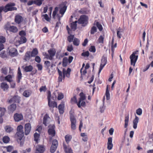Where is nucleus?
<instances>
[{
  "label": "nucleus",
  "mask_w": 153,
  "mask_h": 153,
  "mask_svg": "<svg viewBox=\"0 0 153 153\" xmlns=\"http://www.w3.org/2000/svg\"><path fill=\"white\" fill-rule=\"evenodd\" d=\"M74 35H70L68 37V42H71L73 41V39H74Z\"/></svg>",
  "instance_id": "49"
},
{
  "label": "nucleus",
  "mask_w": 153,
  "mask_h": 153,
  "mask_svg": "<svg viewBox=\"0 0 153 153\" xmlns=\"http://www.w3.org/2000/svg\"><path fill=\"white\" fill-rule=\"evenodd\" d=\"M139 118L137 116H135V119L133 120V128L134 129L136 128L137 123L138 122Z\"/></svg>",
  "instance_id": "26"
},
{
  "label": "nucleus",
  "mask_w": 153,
  "mask_h": 153,
  "mask_svg": "<svg viewBox=\"0 0 153 153\" xmlns=\"http://www.w3.org/2000/svg\"><path fill=\"white\" fill-rule=\"evenodd\" d=\"M138 51H137L133 52L130 56L131 65L134 66L138 58L137 54Z\"/></svg>",
  "instance_id": "4"
},
{
  "label": "nucleus",
  "mask_w": 153,
  "mask_h": 153,
  "mask_svg": "<svg viewBox=\"0 0 153 153\" xmlns=\"http://www.w3.org/2000/svg\"><path fill=\"white\" fill-rule=\"evenodd\" d=\"M97 32V29L95 26H93L91 29L90 31V34H93Z\"/></svg>",
  "instance_id": "46"
},
{
  "label": "nucleus",
  "mask_w": 153,
  "mask_h": 153,
  "mask_svg": "<svg viewBox=\"0 0 153 153\" xmlns=\"http://www.w3.org/2000/svg\"><path fill=\"white\" fill-rule=\"evenodd\" d=\"M16 104L13 103L8 106V110L10 112L13 113L16 109Z\"/></svg>",
  "instance_id": "22"
},
{
  "label": "nucleus",
  "mask_w": 153,
  "mask_h": 153,
  "mask_svg": "<svg viewBox=\"0 0 153 153\" xmlns=\"http://www.w3.org/2000/svg\"><path fill=\"white\" fill-rule=\"evenodd\" d=\"M44 0H36L34 1V4L36 5L40 6L42 4V2Z\"/></svg>",
  "instance_id": "41"
},
{
  "label": "nucleus",
  "mask_w": 153,
  "mask_h": 153,
  "mask_svg": "<svg viewBox=\"0 0 153 153\" xmlns=\"http://www.w3.org/2000/svg\"><path fill=\"white\" fill-rule=\"evenodd\" d=\"M8 53L10 56L14 57L16 56L17 54V50L14 48H11L9 49Z\"/></svg>",
  "instance_id": "14"
},
{
  "label": "nucleus",
  "mask_w": 153,
  "mask_h": 153,
  "mask_svg": "<svg viewBox=\"0 0 153 153\" xmlns=\"http://www.w3.org/2000/svg\"><path fill=\"white\" fill-rule=\"evenodd\" d=\"M31 52L30 51H27L25 55L24 56V59L26 61L29 60L31 57H32L31 56Z\"/></svg>",
  "instance_id": "24"
},
{
  "label": "nucleus",
  "mask_w": 153,
  "mask_h": 153,
  "mask_svg": "<svg viewBox=\"0 0 153 153\" xmlns=\"http://www.w3.org/2000/svg\"><path fill=\"white\" fill-rule=\"evenodd\" d=\"M18 97V96H15L11 98L9 101V102L10 103L13 102H19Z\"/></svg>",
  "instance_id": "25"
},
{
  "label": "nucleus",
  "mask_w": 153,
  "mask_h": 153,
  "mask_svg": "<svg viewBox=\"0 0 153 153\" xmlns=\"http://www.w3.org/2000/svg\"><path fill=\"white\" fill-rule=\"evenodd\" d=\"M19 34L20 36H25L26 35V33L25 31L24 30H22L20 31Z\"/></svg>",
  "instance_id": "62"
},
{
  "label": "nucleus",
  "mask_w": 153,
  "mask_h": 153,
  "mask_svg": "<svg viewBox=\"0 0 153 153\" xmlns=\"http://www.w3.org/2000/svg\"><path fill=\"white\" fill-rule=\"evenodd\" d=\"M45 148L43 146L38 145L36 146V153H43Z\"/></svg>",
  "instance_id": "16"
},
{
  "label": "nucleus",
  "mask_w": 153,
  "mask_h": 153,
  "mask_svg": "<svg viewBox=\"0 0 153 153\" xmlns=\"http://www.w3.org/2000/svg\"><path fill=\"white\" fill-rule=\"evenodd\" d=\"M142 110L140 108H139L136 110L137 114L139 115H140L142 114Z\"/></svg>",
  "instance_id": "60"
},
{
  "label": "nucleus",
  "mask_w": 153,
  "mask_h": 153,
  "mask_svg": "<svg viewBox=\"0 0 153 153\" xmlns=\"http://www.w3.org/2000/svg\"><path fill=\"white\" fill-rule=\"evenodd\" d=\"M0 87L3 91H6L8 90L9 86L6 82H3L1 83Z\"/></svg>",
  "instance_id": "20"
},
{
  "label": "nucleus",
  "mask_w": 153,
  "mask_h": 153,
  "mask_svg": "<svg viewBox=\"0 0 153 153\" xmlns=\"http://www.w3.org/2000/svg\"><path fill=\"white\" fill-rule=\"evenodd\" d=\"M109 87V86L108 85H107L106 89L105 92V96L107 100H108L110 99V94L109 93V90L108 88Z\"/></svg>",
  "instance_id": "27"
},
{
  "label": "nucleus",
  "mask_w": 153,
  "mask_h": 153,
  "mask_svg": "<svg viewBox=\"0 0 153 153\" xmlns=\"http://www.w3.org/2000/svg\"><path fill=\"white\" fill-rule=\"evenodd\" d=\"M77 22V21H75L74 22H73L71 23V30H75L76 28V23Z\"/></svg>",
  "instance_id": "35"
},
{
  "label": "nucleus",
  "mask_w": 153,
  "mask_h": 153,
  "mask_svg": "<svg viewBox=\"0 0 153 153\" xmlns=\"http://www.w3.org/2000/svg\"><path fill=\"white\" fill-rule=\"evenodd\" d=\"M72 104L76 103L77 105L78 101H77L76 96L75 95L73 97L71 98L70 101Z\"/></svg>",
  "instance_id": "38"
},
{
  "label": "nucleus",
  "mask_w": 153,
  "mask_h": 153,
  "mask_svg": "<svg viewBox=\"0 0 153 153\" xmlns=\"http://www.w3.org/2000/svg\"><path fill=\"white\" fill-rule=\"evenodd\" d=\"M31 53L32 57H34L36 56L38 53L37 49L36 48H34Z\"/></svg>",
  "instance_id": "34"
},
{
  "label": "nucleus",
  "mask_w": 153,
  "mask_h": 153,
  "mask_svg": "<svg viewBox=\"0 0 153 153\" xmlns=\"http://www.w3.org/2000/svg\"><path fill=\"white\" fill-rule=\"evenodd\" d=\"M48 52L49 54H47L46 55V58L47 59L51 60H52L56 53V49L54 48H51L48 50Z\"/></svg>",
  "instance_id": "7"
},
{
  "label": "nucleus",
  "mask_w": 153,
  "mask_h": 153,
  "mask_svg": "<svg viewBox=\"0 0 153 153\" xmlns=\"http://www.w3.org/2000/svg\"><path fill=\"white\" fill-rule=\"evenodd\" d=\"M35 57V61L38 63L40 62L41 61V59L40 57L38 56H36Z\"/></svg>",
  "instance_id": "64"
},
{
  "label": "nucleus",
  "mask_w": 153,
  "mask_h": 153,
  "mask_svg": "<svg viewBox=\"0 0 153 153\" xmlns=\"http://www.w3.org/2000/svg\"><path fill=\"white\" fill-rule=\"evenodd\" d=\"M3 142L5 143H8L10 141V138L7 136H5L2 138Z\"/></svg>",
  "instance_id": "37"
},
{
  "label": "nucleus",
  "mask_w": 153,
  "mask_h": 153,
  "mask_svg": "<svg viewBox=\"0 0 153 153\" xmlns=\"http://www.w3.org/2000/svg\"><path fill=\"white\" fill-rule=\"evenodd\" d=\"M51 119L50 117L48 115L46 114L44 117L43 119V123L45 126H48V124L50 123V120Z\"/></svg>",
  "instance_id": "13"
},
{
  "label": "nucleus",
  "mask_w": 153,
  "mask_h": 153,
  "mask_svg": "<svg viewBox=\"0 0 153 153\" xmlns=\"http://www.w3.org/2000/svg\"><path fill=\"white\" fill-rule=\"evenodd\" d=\"M128 120H129V115L128 114L127 115H126L125 117V126H124V127L125 128H127V127L128 126Z\"/></svg>",
  "instance_id": "42"
},
{
  "label": "nucleus",
  "mask_w": 153,
  "mask_h": 153,
  "mask_svg": "<svg viewBox=\"0 0 153 153\" xmlns=\"http://www.w3.org/2000/svg\"><path fill=\"white\" fill-rule=\"evenodd\" d=\"M14 119L15 121H19V114L17 113L15 114L14 116Z\"/></svg>",
  "instance_id": "47"
},
{
  "label": "nucleus",
  "mask_w": 153,
  "mask_h": 153,
  "mask_svg": "<svg viewBox=\"0 0 153 153\" xmlns=\"http://www.w3.org/2000/svg\"><path fill=\"white\" fill-rule=\"evenodd\" d=\"M96 25L100 31H102V30L103 28L102 26L98 22H97Z\"/></svg>",
  "instance_id": "50"
},
{
  "label": "nucleus",
  "mask_w": 153,
  "mask_h": 153,
  "mask_svg": "<svg viewBox=\"0 0 153 153\" xmlns=\"http://www.w3.org/2000/svg\"><path fill=\"white\" fill-rule=\"evenodd\" d=\"M4 28L6 31H9L10 32L16 33L18 30L16 27L14 26H11L9 22H7L4 26Z\"/></svg>",
  "instance_id": "6"
},
{
  "label": "nucleus",
  "mask_w": 153,
  "mask_h": 153,
  "mask_svg": "<svg viewBox=\"0 0 153 153\" xmlns=\"http://www.w3.org/2000/svg\"><path fill=\"white\" fill-rule=\"evenodd\" d=\"M89 55V53L88 51L85 52H83L81 54V56L84 57H88Z\"/></svg>",
  "instance_id": "57"
},
{
  "label": "nucleus",
  "mask_w": 153,
  "mask_h": 153,
  "mask_svg": "<svg viewBox=\"0 0 153 153\" xmlns=\"http://www.w3.org/2000/svg\"><path fill=\"white\" fill-rule=\"evenodd\" d=\"M15 21L16 23L19 24V15H17L16 16Z\"/></svg>",
  "instance_id": "63"
},
{
  "label": "nucleus",
  "mask_w": 153,
  "mask_h": 153,
  "mask_svg": "<svg viewBox=\"0 0 153 153\" xmlns=\"http://www.w3.org/2000/svg\"><path fill=\"white\" fill-rule=\"evenodd\" d=\"M31 126L30 123H27L25 125V134L26 135H28L31 130Z\"/></svg>",
  "instance_id": "15"
},
{
  "label": "nucleus",
  "mask_w": 153,
  "mask_h": 153,
  "mask_svg": "<svg viewBox=\"0 0 153 153\" xmlns=\"http://www.w3.org/2000/svg\"><path fill=\"white\" fill-rule=\"evenodd\" d=\"M67 8V6L65 5L61 8L59 10V13L61 15L60 16L58 14H57L56 15L58 20H61V18L63 16L64 13L66 11Z\"/></svg>",
  "instance_id": "12"
},
{
  "label": "nucleus",
  "mask_w": 153,
  "mask_h": 153,
  "mask_svg": "<svg viewBox=\"0 0 153 153\" xmlns=\"http://www.w3.org/2000/svg\"><path fill=\"white\" fill-rule=\"evenodd\" d=\"M6 111L5 108L0 107V115L4 116Z\"/></svg>",
  "instance_id": "45"
},
{
  "label": "nucleus",
  "mask_w": 153,
  "mask_h": 153,
  "mask_svg": "<svg viewBox=\"0 0 153 153\" xmlns=\"http://www.w3.org/2000/svg\"><path fill=\"white\" fill-rule=\"evenodd\" d=\"M107 62V58L104 56H102L101 60V64L99 70V73H100L101 72L104 67L106 65Z\"/></svg>",
  "instance_id": "11"
},
{
  "label": "nucleus",
  "mask_w": 153,
  "mask_h": 153,
  "mask_svg": "<svg viewBox=\"0 0 153 153\" xmlns=\"http://www.w3.org/2000/svg\"><path fill=\"white\" fill-rule=\"evenodd\" d=\"M123 30L120 27H119L117 30V38L120 39L122 35V33L123 32Z\"/></svg>",
  "instance_id": "23"
},
{
  "label": "nucleus",
  "mask_w": 153,
  "mask_h": 153,
  "mask_svg": "<svg viewBox=\"0 0 153 153\" xmlns=\"http://www.w3.org/2000/svg\"><path fill=\"white\" fill-rule=\"evenodd\" d=\"M43 16L44 17V18L47 21H50V19L48 15L47 14L43 15Z\"/></svg>",
  "instance_id": "61"
},
{
  "label": "nucleus",
  "mask_w": 153,
  "mask_h": 153,
  "mask_svg": "<svg viewBox=\"0 0 153 153\" xmlns=\"http://www.w3.org/2000/svg\"><path fill=\"white\" fill-rule=\"evenodd\" d=\"M12 78V76L11 75L9 74L4 77V79L7 81L10 82H11V81L13 80Z\"/></svg>",
  "instance_id": "40"
},
{
  "label": "nucleus",
  "mask_w": 153,
  "mask_h": 153,
  "mask_svg": "<svg viewBox=\"0 0 153 153\" xmlns=\"http://www.w3.org/2000/svg\"><path fill=\"white\" fill-rule=\"evenodd\" d=\"M7 69L6 67L3 68L1 70V72L2 73L5 75L7 74Z\"/></svg>",
  "instance_id": "48"
},
{
  "label": "nucleus",
  "mask_w": 153,
  "mask_h": 153,
  "mask_svg": "<svg viewBox=\"0 0 153 153\" xmlns=\"http://www.w3.org/2000/svg\"><path fill=\"white\" fill-rule=\"evenodd\" d=\"M88 18L87 16L82 15L80 16L77 21L78 24L82 25L83 26H86L88 23Z\"/></svg>",
  "instance_id": "3"
},
{
  "label": "nucleus",
  "mask_w": 153,
  "mask_h": 153,
  "mask_svg": "<svg viewBox=\"0 0 153 153\" xmlns=\"http://www.w3.org/2000/svg\"><path fill=\"white\" fill-rule=\"evenodd\" d=\"M39 137V134L37 133H35L34 134V140L36 143H38V140Z\"/></svg>",
  "instance_id": "43"
},
{
  "label": "nucleus",
  "mask_w": 153,
  "mask_h": 153,
  "mask_svg": "<svg viewBox=\"0 0 153 153\" xmlns=\"http://www.w3.org/2000/svg\"><path fill=\"white\" fill-rule=\"evenodd\" d=\"M68 58L67 57H65L63 58L62 61V65L64 67H66L68 63Z\"/></svg>",
  "instance_id": "31"
},
{
  "label": "nucleus",
  "mask_w": 153,
  "mask_h": 153,
  "mask_svg": "<svg viewBox=\"0 0 153 153\" xmlns=\"http://www.w3.org/2000/svg\"><path fill=\"white\" fill-rule=\"evenodd\" d=\"M6 41L5 37L3 36H0V43L2 44L4 43Z\"/></svg>",
  "instance_id": "51"
},
{
  "label": "nucleus",
  "mask_w": 153,
  "mask_h": 153,
  "mask_svg": "<svg viewBox=\"0 0 153 153\" xmlns=\"http://www.w3.org/2000/svg\"><path fill=\"white\" fill-rule=\"evenodd\" d=\"M44 64L45 65V67L47 69H48L51 65V62L48 61H45Z\"/></svg>",
  "instance_id": "52"
},
{
  "label": "nucleus",
  "mask_w": 153,
  "mask_h": 153,
  "mask_svg": "<svg viewBox=\"0 0 153 153\" xmlns=\"http://www.w3.org/2000/svg\"><path fill=\"white\" fill-rule=\"evenodd\" d=\"M80 97L79 98V101H78L77 105L79 108L82 107H85L86 106V103L85 101L86 98V97L85 94L83 92H81L79 95Z\"/></svg>",
  "instance_id": "2"
},
{
  "label": "nucleus",
  "mask_w": 153,
  "mask_h": 153,
  "mask_svg": "<svg viewBox=\"0 0 153 153\" xmlns=\"http://www.w3.org/2000/svg\"><path fill=\"white\" fill-rule=\"evenodd\" d=\"M23 128V126L21 125H20V141L22 140H24L25 138V137H24V132L22 130Z\"/></svg>",
  "instance_id": "19"
},
{
  "label": "nucleus",
  "mask_w": 153,
  "mask_h": 153,
  "mask_svg": "<svg viewBox=\"0 0 153 153\" xmlns=\"http://www.w3.org/2000/svg\"><path fill=\"white\" fill-rule=\"evenodd\" d=\"M48 127L49 128L48 130V134L52 137H54L56 134L55 126V125H50Z\"/></svg>",
  "instance_id": "8"
},
{
  "label": "nucleus",
  "mask_w": 153,
  "mask_h": 153,
  "mask_svg": "<svg viewBox=\"0 0 153 153\" xmlns=\"http://www.w3.org/2000/svg\"><path fill=\"white\" fill-rule=\"evenodd\" d=\"M57 71L59 75V76L58 78V82H62V79H63L62 72L60 71L59 69H58Z\"/></svg>",
  "instance_id": "33"
},
{
  "label": "nucleus",
  "mask_w": 153,
  "mask_h": 153,
  "mask_svg": "<svg viewBox=\"0 0 153 153\" xmlns=\"http://www.w3.org/2000/svg\"><path fill=\"white\" fill-rule=\"evenodd\" d=\"M71 71V69L68 68L67 70L65 68H63L62 70V73L65 74L66 75V76L69 78L70 77V73Z\"/></svg>",
  "instance_id": "21"
},
{
  "label": "nucleus",
  "mask_w": 153,
  "mask_h": 153,
  "mask_svg": "<svg viewBox=\"0 0 153 153\" xmlns=\"http://www.w3.org/2000/svg\"><path fill=\"white\" fill-rule=\"evenodd\" d=\"M104 38L101 35L98 39V41L99 43H103Z\"/></svg>",
  "instance_id": "53"
},
{
  "label": "nucleus",
  "mask_w": 153,
  "mask_h": 153,
  "mask_svg": "<svg viewBox=\"0 0 153 153\" xmlns=\"http://www.w3.org/2000/svg\"><path fill=\"white\" fill-rule=\"evenodd\" d=\"M47 90V88L45 86H42L39 88V91L41 92L42 91H45Z\"/></svg>",
  "instance_id": "56"
},
{
  "label": "nucleus",
  "mask_w": 153,
  "mask_h": 153,
  "mask_svg": "<svg viewBox=\"0 0 153 153\" xmlns=\"http://www.w3.org/2000/svg\"><path fill=\"white\" fill-rule=\"evenodd\" d=\"M4 129L7 132L9 133L12 132L13 130V128L10 125L6 126L4 127Z\"/></svg>",
  "instance_id": "28"
},
{
  "label": "nucleus",
  "mask_w": 153,
  "mask_h": 153,
  "mask_svg": "<svg viewBox=\"0 0 153 153\" xmlns=\"http://www.w3.org/2000/svg\"><path fill=\"white\" fill-rule=\"evenodd\" d=\"M65 105L64 103L62 102L58 106V109L59 113L60 114H62L64 111Z\"/></svg>",
  "instance_id": "18"
},
{
  "label": "nucleus",
  "mask_w": 153,
  "mask_h": 153,
  "mask_svg": "<svg viewBox=\"0 0 153 153\" xmlns=\"http://www.w3.org/2000/svg\"><path fill=\"white\" fill-rule=\"evenodd\" d=\"M17 132L15 135V137L16 138H18L19 137V125L17 127ZM19 138H18L17 139H19Z\"/></svg>",
  "instance_id": "58"
},
{
  "label": "nucleus",
  "mask_w": 153,
  "mask_h": 153,
  "mask_svg": "<svg viewBox=\"0 0 153 153\" xmlns=\"http://www.w3.org/2000/svg\"><path fill=\"white\" fill-rule=\"evenodd\" d=\"M64 97V95L62 93H58V97H57V99L58 100H60L62 99H63Z\"/></svg>",
  "instance_id": "54"
},
{
  "label": "nucleus",
  "mask_w": 153,
  "mask_h": 153,
  "mask_svg": "<svg viewBox=\"0 0 153 153\" xmlns=\"http://www.w3.org/2000/svg\"><path fill=\"white\" fill-rule=\"evenodd\" d=\"M89 51L91 52L95 53L96 51L95 47L94 46H91L89 49Z\"/></svg>",
  "instance_id": "55"
},
{
  "label": "nucleus",
  "mask_w": 153,
  "mask_h": 153,
  "mask_svg": "<svg viewBox=\"0 0 153 153\" xmlns=\"http://www.w3.org/2000/svg\"><path fill=\"white\" fill-rule=\"evenodd\" d=\"M67 50L69 52H71L73 50V46L72 45H68L67 46Z\"/></svg>",
  "instance_id": "59"
},
{
  "label": "nucleus",
  "mask_w": 153,
  "mask_h": 153,
  "mask_svg": "<svg viewBox=\"0 0 153 153\" xmlns=\"http://www.w3.org/2000/svg\"><path fill=\"white\" fill-rule=\"evenodd\" d=\"M0 57L2 58H6L7 57V53L4 51H3L1 52L0 53Z\"/></svg>",
  "instance_id": "36"
},
{
  "label": "nucleus",
  "mask_w": 153,
  "mask_h": 153,
  "mask_svg": "<svg viewBox=\"0 0 153 153\" xmlns=\"http://www.w3.org/2000/svg\"><path fill=\"white\" fill-rule=\"evenodd\" d=\"M72 136L71 135L67 134L65 137V141L67 144H68L70 141L72 139Z\"/></svg>",
  "instance_id": "30"
},
{
  "label": "nucleus",
  "mask_w": 153,
  "mask_h": 153,
  "mask_svg": "<svg viewBox=\"0 0 153 153\" xmlns=\"http://www.w3.org/2000/svg\"><path fill=\"white\" fill-rule=\"evenodd\" d=\"M32 93V91L30 90H25L23 93V95L26 97H29Z\"/></svg>",
  "instance_id": "29"
},
{
  "label": "nucleus",
  "mask_w": 153,
  "mask_h": 153,
  "mask_svg": "<svg viewBox=\"0 0 153 153\" xmlns=\"http://www.w3.org/2000/svg\"><path fill=\"white\" fill-rule=\"evenodd\" d=\"M27 41V39L25 36H21L20 38V44L25 43Z\"/></svg>",
  "instance_id": "39"
},
{
  "label": "nucleus",
  "mask_w": 153,
  "mask_h": 153,
  "mask_svg": "<svg viewBox=\"0 0 153 153\" xmlns=\"http://www.w3.org/2000/svg\"><path fill=\"white\" fill-rule=\"evenodd\" d=\"M51 93L50 92L48 94V105L51 108H57V104L56 102L55 101H51Z\"/></svg>",
  "instance_id": "10"
},
{
  "label": "nucleus",
  "mask_w": 153,
  "mask_h": 153,
  "mask_svg": "<svg viewBox=\"0 0 153 153\" xmlns=\"http://www.w3.org/2000/svg\"><path fill=\"white\" fill-rule=\"evenodd\" d=\"M15 5L14 3H9L7 4L4 7L1 6L0 7V14H1V12L3 11L4 12H7L9 11H11L16 10L15 7H13Z\"/></svg>",
  "instance_id": "1"
},
{
  "label": "nucleus",
  "mask_w": 153,
  "mask_h": 153,
  "mask_svg": "<svg viewBox=\"0 0 153 153\" xmlns=\"http://www.w3.org/2000/svg\"><path fill=\"white\" fill-rule=\"evenodd\" d=\"M58 146V142L56 139L53 140L51 147L50 152L52 153H54L56 150Z\"/></svg>",
  "instance_id": "9"
},
{
  "label": "nucleus",
  "mask_w": 153,
  "mask_h": 153,
  "mask_svg": "<svg viewBox=\"0 0 153 153\" xmlns=\"http://www.w3.org/2000/svg\"><path fill=\"white\" fill-rule=\"evenodd\" d=\"M33 67L31 65H29L28 66H25L24 68V71L26 72H29L32 71L33 69Z\"/></svg>",
  "instance_id": "32"
},
{
  "label": "nucleus",
  "mask_w": 153,
  "mask_h": 153,
  "mask_svg": "<svg viewBox=\"0 0 153 153\" xmlns=\"http://www.w3.org/2000/svg\"><path fill=\"white\" fill-rule=\"evenodd\" d=\"M73 44L75 46H78L79 44V40L77 38H74L73 41Z\"/></svg>",
  "instance_id": "44"
},
{
  "label": "nucleus",
  "mask_w": 153,
  "mask_h": 153,
  "mask_svg": "<svg viewBox=\"0 0 153 153\" xmlns=\"http://www.w3.org/2000/svg\"><path fill=\"white\" fill-rule=\"evenodd\" d=\"M112 138L111 137H109L108 138L107 143V149L109 150L111 149L113 145L112 143Z\"/></svg>",
  "instance_id": "17"
},
{
  "label": "nucleus",
  "mask_w": 153,
  "mask_h": 153,
  "mask_svg": "<svg viewBox=\"0 0 153 153\" xmlns=\"http://www.w3.org/2000/svg\"><path fill=\"white\" fill-rule=\"evenodd\" d=\"M70 119L71 121V129L72 130H74L76 128V118L73 114H70Z\"/></svg>",
  "instance_id": "5"
}]
</instances>
